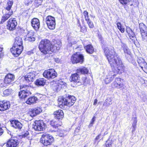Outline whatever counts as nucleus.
<instances>
[{
	"mask_svg": "<svg viewBox=\"0 0 147 147\" xmlns=\"http://www.w3.org/2000/svg\"><path fill=\"white\" fill-rule=\"evenodd\" d=\"M104 51L112 70L116 73H121L124 65L120 59L113 50L107 47L105 48Z\"/></svg>",
	"mask_w": 147,
	"mask_h": 147,
	"instance_id": "nucleus-1",
	"label": "nucleus"
},
{
	"mask_svg": "<svg viewBox=\"0 0 147 147\" xmlns=\"http://www.w3.org/2000/svg\"><path fill=\"white\" fill-rule=\"evenodd\" d=\"M61 42L56 41L54 44H51L50 41L47 39L42 40L39 45V48L41 52L44 54L51 53L59 50L61 46Z\"/></svg>",
	"mask_w": 147,
	"mask_h": 147,
	"instance_id": "nucleus-2",
	"label": "nucleus"
},
{
	"mask_svg": "<svg viewBox=\"0 0 147 147\" xmlns=\"http://www.w3.org/2000/svg\"><path fill=\"white\" fill-rule=\"evenodd\" d=\"M76 100V98L73 96L68 97L59 96L58 98V103L60 106L66 105L70 106L72 105Z\"/></svg>",
	"mask_w": 147,
	"mask_h": 147,
	"instance_id": "nucleus-3",
	"label": "nucleus"
},
{
	"mask_svg": "<svg viewBox=\"0 0 147 147\" xmlns=\"http://www.w3.org/2000/svg\"><path fill=\"white\" fill-rule=\"evenodd\" d=\"M13 4L12 0H8L7 6L5 9V13L2 17L1 22L3 23L7 20L13 14V11L11 8Z\"/></svg>",
	"mask_w": 147,
	"mask_h": 147,
	"instance_id": "nucleus-4",
	"label": "nucleus"
},
{
	"mask_svg": "<svg viewBox=\"0 0 147 147\" xmlns=\"http://www.w3.org/2000/svg\"><path fill=\"white\" fill-rule=\"evenodd\" d=\"M77 73L72 74L70 77V79L72 81L75 82H79L80 81V77L78 74H86L88 72L87 68L83 67L79 68L77 70Z\"/></svg>",
	"mask_w": 147,
	"mask_h": 147,
	"instance_id": "nucleus-5",
	"label": "nucleus"
},
{
	"mask_svg": "<svg viewBox=\"0 0 147 147\" xmlns=\"http://www.w3.org/2000/svg\"><path fill=\"white\" fill-rule=\"evenodd\" d=\"M53 140V138L51 136L43 134L41 138L40 142L44 146H47L51 144Z\"/></svg>",
	"mask_w": 147,
	"mask_h": 147,
	"instance_id": "nucleus-6",
	"label": "nucleus"
},
{
	"mask_svg": "<svg viewBox=\"0 0 147 147\" xmlns=\"http://www.w3.org/2000/svg\"><path fill=\"white\" fill-rule=\"evenodd\" d=\"M30 88L28 85H22L20 86V89L21 91L20 92L19 96L20 98L24 99L30 94H31L30 92L28 89Z\"/></svg>",
	"mask_w": 147,
	"mask_h": 147,
	"instance_id": "nucleus-7",
	"label": "nucleus"
},
{
	"mask_svg": "<svg viewBox=\"0 0 147 147\" xmlns=\"http://www.w3.org/2000/svg\"><path fill=\"white\" fill-rule=\"evenodd\" d=\"M51 87L55 91L59 90L61 89L65 86L66 83L61 80L53 81L51 83Z\"/></svg>",
	"mask_w": 147,
	"mask_h": 147,
	"instance_id": "nucleus-8",
	"label": "nucleus"
},
{
	"mask_svg": "<svg viewBox=\"0 0 147 147\" xmlns=\"http://www.w3.org/2000/svg\"><path fill=\"white\" fill-rule=\"evenodd\" d=\"M45 20L46 24L49 28L51 30H54L55 28L56 25L55 18L49 16L46 17Z\"/></svg>",
	"mask_w": 147,
	"mask_h": 147,
	"instance_id": "nucleus-9",
	"label": "nucleus"
},
{
	"mask_svg": "<svg viewBox=\"0 0 147 147\" xmlns=\"http://www.w3.org/2000/svg\"><path fill=\"white\" fill-rule=\"evenodd\" d=\"M32 128L36 131H42L45 129V125L42 120L36 121L32 125Z\"/></svg>",
	"mask_w": 147,
	"mask_h": 147,
	"instance_id": "nucleus-10",
	"label": "nucleus"
},
{
	"mask_svg": "<svg viewBox=\"0 0 147 147\" xmlns=\"http://www.w3.org/2000/svg\"><path fill=\"white\" fill-rule=\"evenodd\" d=\"M84 60V56L82 55L76 53L73 54L71 58V61L73 63H82Z\"/></svg>",
	"mask_w": 147,
	"mask_h": 147,
	"instance_id": "nucleus-11",
	"label": "nucleus"
},
{
	"mask_svg": "<svg viewBox=\"0 0 147 147\" xmlns=\"http://www.w3.org/2000/svg\"><path fill=\"white\" fill-rule=\"evenodd\" d=\"M17 25L16 19L14 18H11L7 22V28L10 31L15 30Z\"/></svg>",
	"mask_w": 147,
	"mask_h": 147,
	"instance_id": "nucleus-12",
	"label": "nucleus"
},
{
	"mask_svg": "<svg viewBox=\"0 0 147 147\" xmlns=\"http://www.w3.org/2000/svg\"><path fill=\"white\" fill-rule=\"evenodd\" d=\"M43 76L48 79L54 78L57 76L56 72L54 69H51L45 70L43 73Z\"/></svg>",
	"mask_w": 147,
	"mask_h": 147,
	"instance_id": "nucleus-13",
	"label": "nucleus"
},
{
	"mask_svg": "<svg viewBox=\"0 0 147 147\" xmlns=\"http://www.w3.org/2000/svg\"><path fill=\"white\" fill-rule=\"evenodd\" d=\"M140 28L141 32L142 39L145 41L147 40V27L143 23L140 24Z\"/></svg>",
	"mask_w": 147,
	"mask_h": 147,
	"instance_id": "nucleus-14",
	"label": "nucleus"
},
{
	"mask_svg": "<svg viewBox=\"0 0 147 147\" xmlns=\"http://www.w3.org/2000/svg\"><path fill=\"white\" fill-rule=\"evenodd\" d=\"M23 48V47L13 45L12 47L10 49L11 52L15 57H17L22 53Z\"/></svg>",
	"mask_w": 147,
	"mask_h": 147,
	"instance_id": "nucleus-15",
	"label": "nucleus"
},
{
	"mask_svg": "<svg viewBox=\"0 0 147 147\" xmlns=\"http://www.w3.org/2000/svg\"><path fill=\"white\" fill-rule=\"evenodd\" d=\"M126 31L132 42L136 45L137 41L134 33L129 27H126Z\"/></svg>",
	"mask_w": 147,
	"mask_h": 147,
	"instance_id": "nucleus-16",
	"label": "nucleus"
},
{
	"mask_svg": "<svg viewBox=\"0 0 147 147\" xmlns=\"http://www.w3.org/2000/svg\"><path fill=\"white\" fill-rule=\"evenodd\" d=\"M112 86L117 88H121L122 90L124 88V85L121 79L119 78L115 79L112 84Z\"/></svg>",
	"mask_w": 147,
	"mask_h": 147,
	"instance_id": "nucleus-17",
	"label": "nucleus"
},
{
	"mask_svg": "<svg viewBox=\"0 0 147 147\" xmlns=\"http://www.w3.org/2000/svg\"><path fill=\"white\" fill-rule=\"evenodd\" d=\"M117 73H115V71L112 70V71H110L108 74L107 75L105 81V83L108 84L112 81L114 78L116 74Z\"/></svg>",
	"mask_w": 147,
	"mask_h": 147,
	"instance_id": "nucleus-18",
	"label": "nucleus"
},
{
	"mask_svg": "<svg viewBox=\"0 0 147 147\" xmlns=\"http://www.w3.org/2000/svg\"><path fill=\"white\" fill-rule=\"evenodd\" d=\"M138 62L143 70L145 73H147V64L144 59L141 57L138 58Z\"/></svg>",
	"mask_w": 147,
	"mask_h": 147,
	"instance_id": "nucleus-19",
	"label": "nucleus"
},
{
	"mask_svg": "<svg viewBox=\"0 0 147 147\" xmlns=\"http://www.w3.org/2000/svg\"><path fill=\"white\" fill-rule=\"evenodd\" d=\"M19 143L17 139H11L9 140L6 144L7 147H18Z\"/></svg>",
	"mask_w": 147,
	"mask_h": 147,
	"instance_id": "nucleus-20",
	"label": "nucleus"
},
{
	"mask_svg": "<svg viewBox=\"0 0 147 147\" xmlns=\"http://www.w3.org/2000/svg\"><path fill=\"white\" fill-rule=\"evenodd\" d=\"M10 103L9 102L3 101L0 102V111H3L9 109L10 107Z\"/></svg>",
	"mask_w": 147,
	"mask_h": 147,
	"instance_id": "nucleus-21",
	"label": "nucleus"
},
{
	"mask_svg": "<svg viewBox=\"0 0 147 147\" xmlns=\"http://www.w3.org/2000/svg\"><path fill=\"white\" fill-rule=\"evenodd\" d=\"M32 26L36 30H38L40 26V22L39 20L36 18H34L31 21Z\"/></svg>",
	"mask_w": 147,
	"mask_h": 147,
	"instance_id": "nucleus-22",
	"label": "nucleus"
},
{
	"mask_svg": "<svg viewBox=\"0 0 147 147\" xmlns=\"http://www.w3.org/2000/svg\"><path fill=\"white\" fill-rule=\"evenodd\" d=\"M15 79L14 76L9 74L7 75L4 79V82L6 84H11L13 82Z\"/></svg>",
	"mask_w": 147,
	"mask_h": 147,
	"instance_id": "nucleus-23",
	"label": "nucleus"
},
{
	"mask_svg": "<svg viewBox=\"0 0 147 147\" xmlns=\"http://www.w3.org/2000/svg\"><path fill=\"white\" fill-rule=\"evenodd\" d=\"M35 74L31 72L29 73L24 77L23 79L27 82H32L35 78Z\"/></svg>",
	"mask_w": 147,
	"mask_h": 147,
	"instance_id": "nucleus-24",
	"label": "nucleus"
},
{
	"mask_svg": "<svg viewBox=\"0 0 147 147\" xmlns=\"http://www.w3.org/2000/svg\"><path fill=\"white\" fill-rule=\"evenodd\" d=\"M11 126L15 128L20 130L22 127V124L17 120H13L11 121Z\"/></svg>",
	"mask_w": 147,
	"mask_h": 147,
	"instance_id": "nucleus-25",
	"label": "nucleus"
},
{
	"mask_svg": "<svg viewBox=\"0 0 147 147\" xmlns=\"http://www.w3.org/2000/svg\"><path fill=\"white\" fill-rule=\"evenodd\" d=\"M26 41L33 42L35 41V38L34 36V34L33 31L29 32L25 38Z\"/></svg>",
	"mask_w": 147,
	"mask_h": 147,
	"instance_id": "nucleus-26",
	"label": "nucleus"
},
{
	"mask_svg": "<svg viewBox=\"0 0 147 147\" xmlns=\"http://www.w3.org/2000/svg\"><path fill=\"white\" fill-rule=\"evenodd\" d=\"M42 111V110L39 107L34 108L31 109L30 113V115L32 117L36 116L39 114Z\"/></svg>",
	"mask_w": 147,
	"mask_h": 147,
	"instance_id": "nucleus-27",
	"label": "nucleus"
},
{
	"mask_svg": "<svg viewBox=\"0 0 147 147\" xmlns=\"http://www.w3.org/2000/svg\"><path fill=\"white\" fill-rule=\"evenodd\" d=\"M55 117L58 119H61L64 116V113L63 111L61 110H59L54 112Z\"/></svg>",
	"mask_w": 147,
	"mask_h": 147,
	"instance_id": "nucleus-28",
	"label": "nucleus"
},
{
	"mask_svg": "<svg viewBox=\"0 0 147 147\" xmlns=\"http://www.w3.org/2000/svg\"><path fill=\"white\" fill-rule=\"evenodd\" d=\"M62 124L61 121L57 119H54L50 122L51 125L53 127L56 128L58 126L61 125Z\"/></svg>",
	"mask_w": 147,
	"mask_h": 147,
	"instance_id": "nucleus-29",
	"label": "nucleus"
},
{
	"mask_svg": "<svg viewBox=\"0 0 147 147\" xmlns=\"http://www.w3.org/2000/svg\"><path fill=\"white\" fill-rule=\"evenodd\" d=\"M67 46L69 47L72 46L73 45L76 44L77 43L76 39L75 38L70 37L68 39Z\"/></svg>",
	"mask_w": 147,
	"mask_h": 147,
	"instance_id": "nucleus-30",
	"label": "nucleus"
},
{
	"mask_svg": "<svg viewBox=\"0 0 147 147\" xmlns=\"http://www.w3.org/2000/svg\"><path fill=\"white\" fill-rule=\"evenodd\" d=\"M22 40L20 37H16L13 45L19 47H23L22 46Z\"/></svg>",
	"mask_w": 147,
	"mask_h": 147,
	"instance_id": "nucleus-31",
	"label": "nucleus"
},
{
	"mask_svg": "<svg viewBox=\"0 0 147 147\" xmlns=\"http://www.w3.org/2000/svg\"><path fill=\"white\" fill-rule=\"evenodd\" d=\"M46 82V80L43 78L37 79L35 82L36 85L38 86H43Z\"/></svg>",
	"mask_w": 147,
	"mask_h": 147,
	"instance_id": "nucleus-32",
	"label": "nucleus"
},
{
	"mask_svg": "<svg viewBox=\"0 0 147 147\" xmlns=\"http://www.w3.org/2000/svg\"><path fill=\"white\" fill-rule=\"evenodd\" d=\"M121 46L125 54V55H130V52L127 45L125 44L122 42Z\"/></svg>",
	"mask_w": 147,
	"mask_h": 147,
	"instance_id": "nucleus-33",
	"label": "nucleus"
},
{
	"mask_svg": "<svg viewBox=\"0 0 147 147\" xmlns=\"http://www.w3.org/2000/svg\"><path fill=\"white\" fill-rule=\"evenodd\" d=\"M37 100V98L35 96L31 97L28 99L26 102L28 104H32L35 103Z\"/></svg>",
	"mask_w": 147,
	"mask_h": 147,
	"instance_id": "nucleus-34",
	"label": "nucleus"
},
{
	"mask_svg": "<svg viewBox=\"0 0 147 147\" xmlns=\"http://www.w3.org/2000/svg\"><path fill=\"white\" fill-rule=\"evenodd\" d=\"M84 48L87 52L88 53L92 54L94 52V49L91 45H88L85 47Z\"/></svg>",
	"mask_w": 147,
	"mask_h": 147,
	"instance_id": "nucleus-35",
	"label": "nucleus"
},
{
	"mask_svg": "<svg viewBox=\"0 0 147 147\" xmlns=\"http://www.w3.org/2000/svg\"><path fill=\"white\" fill-rule=\"evenodd\" d=\"M113 98L112 97H108L105 101L103 105L105 106H109L112 104Z\"/></svg>",
	"mask_w": 147,
	"mask_h": 147,
	"instance_id": "nucleus-36",
	"label": "nucleus"
},
{
	"mask_svg": "<svg viewBox=\"0 0 147 147\" xmlns=\"http://www.w3.org/2000/svg\"><path fill=\"white\" fill-rule=\"evenodd\" d=\"M22 134L23 137H26V138L29 140L32 139V137L30 136V135L29 133L26 130L22 132Z\"/></svg>",
	"mask_w": 147,
	"mask_h": 147,
	"instance_id": "nucleus-37",
	"label": "nucleus"
},
{
	"mask_svg": "<svg viewBox=\"0 0 147 147\" xmlns=\"http://www.w3.org/2000/svg\"><path fill=\"white\" fill-rule=\"evenodd\" d=\"M117 25L118 29L122 32H124V30L123 28H122L121 24L120 22L117 23Z\"/></svg>",
	"mask_w": 147,
	"mask_h": 147,
	"instance_id": "nucleus-38",
	"label": "nucleus"
},
{
	"mask_svg": "<svg viewBox=\"0 0 147 147\" xmlns=\"http://www.w3.org/2000/svg\"><path fill=\"white\" fill-rule=\"evenodd\" d=\"M11 92V90L9 89H7L3 92V94L4 96H8L10 95Z\"/></svg>",
	"mask_w": 147,
	"mask_h": 147,
	"instance_id": "nucleus-39",
	"label": "nucleus"
},
{
	"mask_svg": "<svg viewBox=\"0 0 147 147\" xmlns=\"http://www.w3.org/2000/svg\"><path fill=\"white\" fill-rule=\"evenodd\" d=\"M83 14L85 17V20L86 21L90 20L88 17V13L86 11H84Z\"/></svg>",
	"mask_w": 147,
	"mask_h": 147,
	"instance_id": "nucleus-40",
	"label": "nucleus"
},
{
	"mask_svg": "<svg viewBox=\"0 0 147 147\" xmlns=\"http://www.w3.org/2000/svg\"><path fill=\"white\" fill-rule=\"evenodd\" d=\"M113 140H108L107 141L106 143V146L107 147H110L111 146V144L113 143Z\"/></svg>",
	"mask_w": 147,
	"mask_h": 147,
	"instance_id": "nucleus-41",
	"label": "nucleus"
},
{
	"mask_svg": "<svg viewBox=\"0 0 147 147\" xmlns=\"http://www.w3.org/2000/svg\"><path fill=\"white\" fill-rule=\"evenodd\" d=\"M89 27L90 28H93L94 27V25L90 19L86 21Z\"/></svg>",
	"mask_w": 147,
	"mask_h": 147,
	"instance_id": "nucleus-42",
	"label": "nucleus"
},
{
	"mask_svg": "<svg viewBox=\"0 0 147 147\" xmlns=\"http://www.w3.org/2000/svg\"><path fill=\"white\" fill-rule=\"evenodd\" d=\"M136 119H136V118H134V122L133 123V124H132V126L134 128V130H133V131H135V129L136 127V123H137Z\"/></svg>",
	"mask_w": 147,
	"mask_h": 147,
	"instance_id": "nucleus-43",
	"label": "nucleus"
},
{
	"mask_svg": "<svg viewBox=\"0 0 147 147\" xmlns=\"http://www.w3.org/2000/svg\"><path fill=\"white\" fill-rule=\"evenodd\" d=\"M95 118H96V117L95 116H94L93 117V118L92 119V120L91 121V122L89 125V127H91L92 126V125H93V124L94 123V122L95 121Z\"/></svg>",
	"mask_w": 147,
	"mask_h": 147,
	"instance_id": "nucleus-44",
	"label": "nucleus"
},
{
	"mask_svg": "<svg viewBox=\"0 0 147 147\" xmlns=\"http://www.w3.org/2000/svg\"><path fill=\"white\" fill-rule=\"evenodd\" d=\"M119 1L123 5H126L127 3V0H119Z\"/></svg>",
	"mask_w": 147,
	"mask_h": 147,
	"instance_id": "nucleus-45",
	"label": "nucleus"
},
{
	"mask_svg": "<svg viewBox=\"0 0 147 147\" xmlns=\"http://www.w3.org/2000/svg\"><path fill=\"white\" fill-rule=\"evenodd\" d=\"M133 3L134 5H137L138 4V0H131Z\"/></svg>",
	"mask_w": 147,
	"mask_h": 147,
	"instance_id": "nucleus-46",
	"label": "nucleus"
},
{
	"mask_svg": "<svg viewBox=\"0 0 147 147\" xmlns=\"http://www.w3.org/2000/svg\"><path fill=\"white\" fill-rule=\"evenodd\" d=\"M2 48L0 47V58H1L3 55V53L2 51Z\"/></svg>",
	"mask_w": 147,
	"mask_h": 147,
	"instance_id": "nucleus-47",
	"label": "nucleus"
},
{
	"mask_svg": "<svg viewBox=\"0 0 147 147\" xmlns=\"http://www.w3.org/2000/svg\"><path fill=\"white\" fill-rule=\"evenodd\" d=\"M80 129V126H78V127L76 128V129L75 130V132L76 133H78Z\"/></svg>",
	"mask_w": 147,
	"mask_h": 147,
	"instance_id": "nucleus-48",
	"label": "nucleus"
},
{
	"mask_svg": "<svg viewBox=\"0 0 147 147\" xmlns=\"http://www.w3.org/2000/svg\"><path fill=\"white\" fill-rule=\"evenodd\" d=\"M101 136V134H99L96 137L95 139V140L96 141H98L99 140V139L100 138V136Z\"/></svg>",
	"mask_w": 147,
	"mask_h": 147,
	"instance_id": "nucleus-49",
	"label": "nucleus"
},
{
	"mask_svg": "<svg viewBox=\"0 0 147 147\" xmlns=\"http://www.w3.org/2000/svg\"><path fill=\"white\" fill-rule=\"evenodd\" d=\"M86 30V28L85 27H84V28L83 27H81V31L84 32L85 30Z\"/></svg>",
	"mask_w": 147,
	"mask_h": 147,
	"instance_id": "nucleus-50",
	"label": "nucleus"
},
{
	"mask_svg": "<svg viewBox=\"0 0 147 147\" xmlns=\"http://www.w3.org/2000/svg\"><path fill=\"white\" fill-rule=\"evenodd\" d=\"M23 16H26L28 14V12L27 11H26L24 12L23 13Z\"/></svg>",
	"mask_w": 147,
	"mask_h": 147,
	"instance_id": "nucleus-51",
	"label": "nucleus"
},
{
	"mask_svg": "<svg viewBox=\"0 0 147 147\" xmlns=\"http://www.w3.org/2000/svg\"><path fill=\"white\" fill-rule=\"evenodd\" d=\"M3 130L1 127H0V136L3 133Z\"/></svg>",
	"mask_w": 147,
	"mask_h": 147,
	"instance_id": "nucleus-52",
	"label": "nucleus"
},
{
	"mask_svg": "<svg viewBox=\"0 0 147 147\" xmlns=\"http://www.w3.org/2000/svg\"><path fill=\"white\" fill-rule=\"evenodd\" d=\"M97 99H95L94 100V105H96L97 102Z\"/></svg>",
	"mask_w": 147,
	"mask_h": 147,
	"instance_id": "nucleus-53",
	"label": "nucleus"
},
{
	"mask_svg": "<svg viewBox=\"0 0 147 147\" xmlns=\"http://www.w3.org/2000/svg\"><path fill=\"white\" fill-rule=\"evenodd\" d=\"M60 136H62V135H60Z\"/></svg>",
	"mask_w": 147,
	"mask_h": 147,
	"instance_id": "nucleus-54",
	"label": "nucleus"
},
{
	"mask_svg": "<svg viewBox=\"0 0 147 147\" xmlns=\"http://www.w3.org/2000/svg\"><path fill=\"white\" fill-rule=\"evenodd\" d=\"M133 5V4H131L130 5H131H131Z\"/></svg>",
	"mask_w": 147,
	"mask_h": 147,
	"instance_id": "nucleus-55",
	"label": "nucleus"
},
{
	"mask_svg": "<svg viewBox=\"0 0 147 147\" xmlns=\"http://www.w3.org/2000/svg\"><path fill=\"white\" fill-rule=\"evenodd\" d=\"M28 4H29V3H27V5H28Z\"/></svg>",
	"mask_w": 147,
	"mask_h": 147,
	"instance_id": "nucleus-56",
	"label": "nucleus"
},
{
	"mask_svg": "<svg viewBox=\"0 0 147 147\" xmlns=\"http://www.w3.org/2000/svg\"><path fill=\"white\" fill-rule=\"evenodd\" d=\"M84 147H86V146H85Z\"/></svg>",
	"mask_w": 147,
	"mask_h": 147,
	"instance_id": "nucleus-57",
	"label": "nucleus"
}]
</instances>
